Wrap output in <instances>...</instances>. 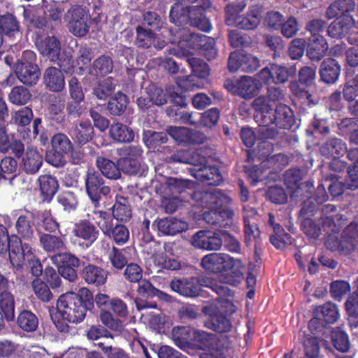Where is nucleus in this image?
<instances>
[{
  "label": "nucleus",
  "instance_id": "obj_1",
  "mask_svg": "<svg viewBox=\"0 0 358 358\" xmlns=\"http://www.w3.org/2000/svg\"><path fill=\"white\" fill-rule=\"evenodd\" d=\"M192 198L198 205L208 210L203 214V220L208 224L220 229H227L232 224L234 213L226 207L231 199L221 189L213 192L194 191Z\"/></svg>",
  "mask_w": 358,
  "mask_h": 358
},
{
  "label": "nucleus",
  "instance_id": "obj_2",
  "mask_svg": "<svg viewBox=\"0 0 358 358\" xmlns=\"http://www.w3.org/2000/svg\"><path fill=\"white\" fill-rule=\"evenodd\" d=\"M57 308L69 322L80 323L85 320L87 312L94 308L93 294L88 288L82 287L77 294H62L57 300Z\"/></svg>",
  "mask_w": 358,
  "mask_h": 358
},
{
  "label": "nucleus",
  "instance_id": "obj_3",
  "mask_svg": "<svg viewBox=\"0 0 358 358\" xmlns=\"http://www.w3.org/2000/svg\"><path fill=\"white\" fill-rule=\"evenodd\" d=\"M201 267L212 273L218 274L229 271L234 266H241V261L227 253L213 252L205 255L201 262Z\"/></svg>",
  "mask_w": 358,
  "mask_h": 358
},
{
  "label": "nucleus",
  "instance_id": "obj_4",
  "mask_svg": "<svg viewBox=\"0 0 358 358\" xmlns=\"http://www.w3.org/2000/svg\"><path fill=\"white\" fill-rule=\"evenodd\" d=\"M85 187L87 194L95 207L99 205L103 196H107L111 192L110 187L105 182L100 173L89 171L85 176Z\"/></svg>",
  "mask_w": 358,
  "mask_h": 358
},
{
  "label": "nucleus",
  "instance_id": "obj_5",
  "mask_svg": "<svg viewBox=\"0 0 358 358\" xmlns=\"http://www.w3.org/2000/svg\"><path fill=\"white\" fill-rule=\"evenodd\" d=\"M62 277L69 282H75L78 278L77 269L80 265V259L71 252H58L50 257Z\"/></svg>",
  "mask_w": 358,
  "mask_h": 358
},
{
  "label": "nucleus",
  "instance_id": "obj_6",
  "mask_svg": "<svg viewBox=\"0 0 358 358\" xmlns=\"http://www.w3.org/2000/svg\"><path fill=\"white\" fill-rule=\"evenodd\" d=\"M193 76L179 77L177 80V85L184 91H193L199 88L195 83V77L206 79L210 75V67L203 59L197 57H189L187 59Z\"/></svg>",
  "mask_w": 358,
  "mask_h": 358
},
{
  "label": "nucleus",
  "instance_id": "obj_7",
  "mask_svg": "<svg viewBox=\"0 0 358 358\" xmlns=\"http://www.w3.org/2000/svg\"><path fill=\"white\" fill-rule=\"evenodd\" d=\"M69 13L71 15L68 23L69 32L78 38L85 36L90 28V17L80 6H73Z\"/></svg>",
  "mask_w": 358,
  "mask_h": 358
},
{
  "label": "nucleus",
  "instance_id": "obj_8",
  "mask_svg": "<svg viewBox=\"0 0 358 358\" xmlns=\"http://www.w3.org/2000/svg\"><path fill=\"white\" fill-rule=\"evenodd\" d=\"M210 5V0H200L196 5L189 6V25L202 31L209 32L212 29V24L206 16V10Z\"/></svg>",
  "mask_w": 358,
  "mask_h": 358
},
{
  "label": "nucleus",
  "instance_id": "obj_9",
  "mask_svg": "<svg viewBox=\"0 0 358 358\" xmlns=\"http://www.w3.org/2000/svg\"><path fill=\"white\" fill-rule=\"evenodd\" d=\"M172 291L181 296L195 298L200 295L203 283L196 277L173 278L170 282Z\"/></svg>",
  "mask_w": 358,
  "mask_h": 358
},
{
  "label": "nucleus",
  "instance_id": "obj_10",
  "mask_svg": "<svg viewBox=\"0 0 358 358\" xmlns=\"http://www.w3.org/2000/svg\"><path fill=\"white\" fill-rule=\"evenodd\" d=\"M220 231L200 230L192 238V244L196 248L208 251L219 250L222 245V239Z\"/></svg>",
  "mask_w": 358,
  "mask_h": 358
},
{
  "label": "nucleus",
  "instance_id": "obj_11",
  "mask_svg": "<svg viewBox=\"0 0 358 358\" xmlns=\"http://www.w3.org/2000/svg\"><path fill=\"white\" fill-rule=\"evenodd\" d=\"M294 70L292 68L272 64L269 68L262 69L257 76L264 83L271 80L275 84H282L288 81L289 77L294 75Z\"/></svg>",
  "mask_w": 358,
  "mask_h": 358
},
{
  "label": "nucleus",
  "instance_id": "obj_12",
  "mask_svg": "<svg viewBox=\"0 0 358 358\" xmlns=\"http://www.w3.org/2000/svg\"><path fill=\"white\" fill-rule=\"evenodd\" d=\"M246 3L244 1L227 4L224 8L226 24L228 26L234 27L239 29H245L246 15L243 12Z\"/></svg>",
  "mask_w": 358,
  "mask_h": 358
},
{
  "label": "nucleus",
  "instance_id": "obj_13",
  "mask_svg": "<svg viewBox=\"0 0 358 358\" xmlns=\"http://www.w3.org/2000/svg\"><path fill=\"white\" fill-rule=\"evenodd\" d=\"M80 275L87 284L99 287L107 282L109 272L99 266L90 263L83 268Z\"/></svg>",
  "mask_w": 358,
  "mask_h": 358
},
{
  "label": "nucleus",
  "instance_id": "obj_14",
  "mask_svg": "<svg viewBox=\"0 0 358 358\" xmlns=\"http://www.w3.org/2000/svg\"><path fill=\"white\" fill-rule=\"evenodd\" d=\"M69 134L76 144L83 146L92 140L94 129L90 121H80L72 125L69 130Z\"/></svg>",
  "mask_w": 358,
  "mask_h": 358
},
{
  "label": "nucleus",
  "instance_id": "obj_15",
  "mask_svg": "<svg viewBox=\"0 0 358 358\" xmlns=\"http://www.w3.org/2000/svg\"><path fill=\"white\" fill-rule=\"evenodd\" d=\"M73 235L84 241L87 247L91 246L98 238L99 230L88 220H82L74 224Z\"/></svg>",
  "mask_w": 358,
  "mask_h": 358
},
{
  "label": "nucleus",
  "instance_id": "obj_16",
  "mask_svg": "<svg viewBox=\"0 0 358 358\" xmlns=\"http://www.w3.org/2000/svg\"><path fill=\"white\" fill-rule=\"evenodd\" d=\"M43 83L45 88L52 92H62L65 89V77L61 69L55 66L45 69L43 74Z\"/></svg>",
  "mask_w": 358,
  "mask_h": 358
},
{
  "label": "nucleus",
  "instance_id": "obj_17",
  "mask_svg": "<svg viewBox=\"0 0 358 358\" xmlns=\"http://www.w3.org/2000/svg\"><path fill=\"white\" fill-rule=\"evenodd\" d=\"M36 46L39 52L47 56L50 61L58 59V55L61 52V43L55 36L37 38Z\"/></svg>",
  "mask_w": 358,
  "mask_h": 358
},
{
  "label": "nucleus",
  "instance_id": "obj_18",
  "mask_svg": "<svg viewBox=\"0 0 358 358\" xmlns=\"http://www.w3.org/2000/svg\"><path fill=\"white\" fill-rule=\"evenodd\" d=\"M157 227L163 235L174 236L187 229V224L174 217H164L155 220L152 227Z\"/></svg>",
  "mask_w": 358,
  "mask_h": 358
},
{
  "label": "nucleus",
  "instance_id": "obj_19",
  "mask_svg": "<svg viewBox=\"0 0 358 358\" xmlns=\"http://www.w3.org/2000/svg\"><path fill=\"white\" fill-rule=\"evenodd\" d=\"M195 329L189 326H178L172 329V338L180 349L186 350L194 347Z\"/></svg>",
  "mask_w": 358,
  "mask_h": 358
},
{
  "label": "nucleus",
  "instance_id": "obj_20",
  "mask_svg": "<svg viewBox=\"0 0 358 358\" xmlns=\"http://www.w3.org/2000/svg\"><path fill=\"white\" fill-rule=\"evenodd\" d=\"M205 327L219 334L230 331L232 328L231 320L220 310H215L205 321Z\"/></svg>",
  "mask_w": 358,
  "mask_h": 358
},
{
  "label": "nucleus",
  "instance_id": "obj_21",
  "mask_svg": "<svg viewBox=\"0 0 358 358\" xmlns=\"http://www.w3.org/2000/svg\"><path fill=\"white\" fill-rule=\"evenodd\" d=\"M43 164V157L36 148H27L22 157L21 166L27 174H35Z\"/></svg>",
  "mask_w": 358,
  "mask_h": 358
},
{
  "label": "nucleus",
  "instance_id": "obj_22",
  "mask_svg": "<svg viewBox=\"0 0 358 358\" xmlns=\"http://www.w3.org/2000/svg\"><path fill=\"white\" fill-rule=\"evenodd\" d=\"M155 31L143 27V26L138 25L136 27V39L135 45L141 49H148L152 45L157 50H161L164 47V41L162 42V44H155L157 39V35L154 32Z\"/></svg>",
  "mask_w": 358,
  "mask_h": 358
},
{
  "label": "nucleus",
  "instance_id": "obj_23",
  "mask_svg": "<svg viewBox=\"0 0 358 358\" xmlns=\"http://www.w3.org/2000/svg\"><path fill=\"white\" fill-rule=\"evenodd\" d=\"M15 73L20 80L25 85H35L41 75L38 65L15 64Z\"/></svg>",
  "mask_w": 358,
  "mask_h": 358
},
{
  "label": "nucleus",
  "instance_id": "obj_24",
  "mask_svg": "<svg viewBox=\"0 0 358 358\" xmlns=\"http://www.w3.org/2000/svg\"><path fill=\"white\" fill-rule=\"evenodd\" d=\"M355 20L350 15L337 17L328 27V34L332 38H341L345 36L353 27Z\"/></svg>",
  "mask_w": 358,
  "mask_h": 358
},
{
  "label": "nucleus",
  "instance_id": "obj_25",
  "mask_svg": "<svg viewBox=\"0 0 358 358\" xmlns=\"http://www.w3.org/2000/svg\"><path fill=\"white\" fill-rule=\"evenodd\" d=\"M194 178L207 185L217 186L222 182V176L218 167L204 166L202 169L195 170Z\"/></svg>",
  "mask_w": 358,
  "mask_h": 358
},
{
  "label": "nucleus",
  "instance_id": "obj_26",
  "mask_svg": "<svg viewBox=\"0 0 358 358\" xmlns=\"http://www.w3.org/2000/svg\"><path fill=\"white\" fill-rule=\"evenodd\" d=\"M341 72V66L335 59L327 58L321 63L320 66V76L321 80L327 84L334 83Z\"/></svg>",
  "mask_w": 358,
  "mask_h": 358
},
{
  "label": "nucleus",
  "instance_id": "obj_27",
  "mask_svg": "<svg viewBox=\"0 0 358 358\" xmlns=\"http://www.w3.org/2000/svg\"><path fill=\"white\" fill-rule=\"evenodd\" d=\"M285 182L288 188L294 189L293 194L295 196L299 195V192L303 189L310 191L313 187V182L307 181L305 183L299 184L302 179L301 172L299 169H292L286 171L285 175Z\"/></svg>",
  "mask_w": 358,
  "mask_h": 358
},
{
  "label": "nucleus",
  "instance_id": "obj_28",
  "mask_svg": "<svg viewBox=\"0 0 358 358\" xmlns=\"http://www.w3.org/2000/svg\"><path fill=\"white\" fill-rule=\"evenodd\" d=\"M96 166L100 174L108 179L116 180L121 178L118 160L115 163L106 157L98 156L96 159Z\"/></svg>",
  "mask_w": 358,
  "mask_h": 358
},
{
  "label": "nucleus",
  "instance_id": "obj_29",
  "mask_svg": "<svg viewBox=\"0 0 358 358\" xmlns=\"http://www.w3.org/2000/svg\"><path fill=\"white\" fill-rule=\"evenodd\" d=\"M113 217L117 221L129 222L132 216L131 208L127 198L117 194L111 208Z\"/></svg>",
  "mask_w": 358,
  "mask_h": 358
},
{
  "label": "nucleus",
  "instance_id": "obj_30",
  "mask_svg": "<svg viewBox=\"0 0 358 358\" xmlns=\"http://www.w3.org/2000/svg\"><path fill=\"white\" fill-rule=\"evenodd\" d=\"M38 181L43 201H50L59 189V182L56 177L49 174L41 175Z\"/></svg>",
  "mask_w": 358,
  "mask_h": 358
},
{
  "label": "nucleus",
  "instance_id": "obj_31",
  "mask_svg": "<svg viewBox=\"0 0 358 358\" xmlns=\"http://www.w3.org/2000/svg\"><path fill=\"white\" fill-rule=\"evenodd\" d=\"M39 243L48 253H58L66 248L64 239L54 234L40 233Z\"/></svg>",
  "mask_w": 358,
  "mask_h": 358
},
{
  "label": "nucleus",
  "instance_id": "obj_32",
  "mask_svg": "<svg viewBox=\"0 0 358 358\" xmlns=\"http://www.w3.org/2000/svg\"><path fill=\"white\" fill-rule=\"evenodd\" d=\"M91 220L97 225L103 235L106 236L108 231L114 227L115 223L113 214L103 210L94 209L92 210L91 214H88Z\"/></svg>",
  "mask_w": 358,
  "mask_h": 358
},
{
  "label": "nucleus",
  "instance_id": "obj_33",
  "mask_svg": "<svg viewBox=\"0 0 358 358\" xmlns=\"http://www.w3.org/2000/svg\"><path fill=\"white\" fill-rule=\"evenodd\" d=\"M0 30L8 37H15L20 31L19 20L14 14L8 12L0 14Z\"/></svg>",
  "mask_w": 358,
  "mask_h": 358
},
{
  "label": "nucleus",
  "instance_id": "obj_34",
  "mask_svg": "<svg viewBox=\"0 0 358 358\" xmlns=\"http://www.w3.org/2000/svg\"><path fill=\"white\" fill-rule=\"evenodd\" d=\"M273 120L276 126L285 129H290L295 122L294 112L285 104L277 106Z\"/></svg>",
  "mask_w": 358,
  "mask_h": 358
},
{
  "label": "nucleus",
  "instance_id": "obj_35",
  "mask_svg": "<svg viewBox=\"0 0 358 358\" xmlns=\"http://www.w3.org/2000/svg\"><path fill=\"white\" fill-rule=\"evenodd\" d=\"M355 8L354 0H335L327 8L326 15L329 19L338 15L345 16L346 13L354 11Z\"/></svg>",
  "mask_w": 358,
  "mask_h": 358
},
{
  "label": "nucleus",
  "instance_id": "obj_36",
  "mask_svg": "<svg viewBox=\"0 0 358 358\" xmlns=\"http://www.w3.org/2000/svg\"><path fill=\"white\" fill-rule=\"evenodd\" d=\"M38 318L29 310L20 311L17 317V324L20 329L26 332H34L38 327Z\"/></svg>",
  "mask_w": 358,
  "mask_h": 358
},
{
  "label": "nucleus",
  "instance_id": "obj_37",
  "mask_svg": "<svg viewBox=\"0 0 358 358\" xmlns=\"http://www.w3.org/2000/svg\"><path fill=\"white\" fill-rule=\"evenodd\" d=\"M113 60L110 55H103L96 58L90 68V73L96 76H104L113 70Z\"/></svg>",
  "mask_w": 358,
  "mask_h": 358
},
{
  "label": "nucleus",
  "instance_id": "obj_38",
  "mask_svg": "<svg viewBox=\"0 0 358 358\" xmlns=\"http://www.w3.org/2000/svg\"><path fill=\"white\" fill-rule=\"evenodd\" d=\"M189 6L182 7L178 3L172 5L169 12L170 22L178 27H183L189 23Z\"/></svg>",
  "mask_w": 358,
  "mask_h": 358
},
{
  "label": "nucleus",
  "instance_id": "obj_39",
  "mask_svg": "<svg viewBox=\"0 0 358 358\" xmlns=\"http://www.w3.org/2000/svg\"><path fill=\"white\" fill-rule=\"evenodd\" d=\"M347 150L346 145L341 139L332 138L327 140L320 148V152L326 157H339Z\"/></svg>",
  "mask_w": 358,
  "mask_h": 358
},
{
  "label": "nucleus",
  "instance_id": "obj_40",
  "mask_svg": "<svg viewBox=\"0 0 358 358\" xmlns=\"http://www.w3.org/2000/svg\"><path fill=\"white\" fill-rule=\"evenodd\" d=\"M197 48L200 53L208 61L214 59L217 55L215 48V40L206 35H201L196 38Z\"/></svg>",
  "mask_w": 358,
  "mask_h": 358
},
{
  "label": "nucleus",
  "instance_id": "obj_41",
  "mask_svg": "<svg viewBox=\"0 0 358 358\" xmlns=\"http://www.w3.org/2000/svg\"><path fill=\"white\" fill-rule=\"evenodd\" d=\"M260 250L257 248L254 252V260L256 264L250 263L248 267V299H252L255 295V286L257 282L256 273L259 271L260 260Z\"/></svg>",
  "mask_w": 358,
  "mask_h": 358
},
{
  "label": "nucleus",
  "instance_id": "obj_42",
  "mask_svg": "<svg viewBox=\"0 0 358 358\" xmlns=\"http://www.w3.org/2000/svg\"><path fill=\"white\" fill-rule=\"evenodd\" d=\"M110 136L120 143H129L134 138V132L125 124L120 122L113 123L110 128Z\"/></svg>",
  "mask_w": 358,
  "mask_h": 358
},
{
  "label": "nucleus",
  "instance_id": "obj_43",
  "mask_svg": "<svg viewBox=\"0 0 358 358\" xmlns=\"http://www.w3.org/2000/svg\"><path fill=\"white\" fill-rule=\"evenodd\" d=\"M31 288L36 296V298L42 303H49L53 298V293L50 287L45 281L41 278H36L31 282Z\"/></svg>",
  "mask_w": 358,
  "mask_h": 358
},
{
  "label": "nucleus",
  "instance_id": "obj_44",
  "mask_svg": "<svg viewBox=\"0 0 358 358\" xmlns=\"http://www.w3.org/2000/svg\"><path fill=\"white\" fill-rule=\"evenodd\" d=\"M0 311L8 322L15 319V300L13 295L9 292L0 293Z\"/></svg>",
  "mask_w": 358,
  "mask_h": 358
},
{
  "label": "nucleus",
  "instance_id": "obj_45",
  "mask_svg": "<svg viewBox=\"0 0 358 358\" xmlns=\"http://www.w3.org/2000/svg\"><path fill=\"white\" fill-rule=\"evenodd\" d=\"M129 103V99L124 94L118 92L111 96L108 102L107 108L109 113L115 116H120L124 113Z\"/></svg>",
  "mask_w": 358,
  "mask_h": 358
},
{
  "label": "nucleus",
  "instance_id": "obj_46",
  "mask_svg": "<svg viewBox=\"0 0 358 358\" xmlns=\"http://www.w3.org/2000/svg\"><path fill=\"white\" fill-rule=\"evenodd\" d=\"M126 248L112 246L108 252V260L111 266L117 271H122L129 264Z\"/></svg>",
  "mask_w": 358,
  "mask_h": 358
},
{
  "label": "nucleus",
  "instance_id": "obj_47",
  "mask_svg": "<svg viewBox=\"0 0 358 358\" xmlns=\"http://www.w3.org/2000/svg\"><path fill=\"white\" fill-rule=\"evenodd\" d=\"M85 336L87 340L92 341L93 345L99 342H107L103 339H113V335L103 326L96 324H92L85 330Z\"/></svg>",
  "mask_w": 358,
  "mask_h": 358
},
{
  "label": "nucleus",
  "instance_id": "obj_48",
  "mask_svg": "<svg viewBox=\"0 0 358 358\" xmlns=\"http://www.w3.org/2000/svg\"><path fill=\"white\" fill-rule=\"evenodd\" d=\"M17 234L24 240H31L34 237V231L31 217L20 215L15 224Z\"/></svg>",
  "mask_w": 358,
  "mask_h": 358
},
{
  "label": "nucleus",
  "instance_id": "obj_49",
  "mask_svg": "<svg viewBox=\"0 0 358 358\" xmlns=\"http://www.w3.org/2000/svg\"><path fill=\"white\" fill-rule=\"evenodd\" d=\"M106 236L111 239L117 245L122 246L129 241L130 233L126 225L115 222Z\"/></svg>",
  "mask_w": 358,
  "mask_h": 358
},
{
  "label": "nucleus",
  "instance_id": "obj_50",
  "mask_svg": "<svg viewBox=\"0 0 358 358\" xmlns=\"http://www.w3.org/2000/svg\"><path fill=\"white\" fill-rule=\"evenodd\" d=\"M120 173L129 176H141L143 173L141 162L138 159L120 157L118 159Z\"/></svg>",
  "mask_w": 358,
  "mask_h": 358
},
{
  "label": "nucleus",
  "instance_id": "obj_51",
  "mask_svg": "<svg viewBox=\"0 0 358 358\" xmlns=\"http://www.w3.org/2000/svg\"><path fill=\"white\" fill-rule=\"evenodd\" d=\"M164 23V17L156 11L145 10L143 13L141 26L153 31H159L163 27Z\"/></svg>",
  "mask_w": 358,
  "mask_h": 358
},
{
  "label": "nucleus",
  "instance_id": "obj_52",
  "mask_svg": "<svg viewBox=\"0 0 358 358\" xmlns=\"http://www.w3.org/2000/svg\"><path fill=\"white\" fill-rule=\"evenodd\" d=\"M224 87L232 94L246 99V76H241L239 79H227Z\"/></svg>",
  "mask_w": 358,
  "mask_h": 358
},
{
  "label": "nucleus",
  "instance_id": "obj_53",
  "mask_svg": "<svg viewBox=\"0 0 358 358\" xmlns=\"http://www.w3.org/2000/svg\"><path fill=\"white\" fill-rule=\"evenodd\" d=\"M31 99L30 91L23 86H15L8 94L9 101L16 106L26 105Z\"/></svg>",
  "mask_w": 358,
  "mask_h": 358
},
{
  "label": "nucleus",
  "instance_id": "obj_54",
  "mask_svg": "<svg viewBox=\"0 0 358 358\" xmlns=\"http://www.w3.org/2000/svg\"><path fill=\"white\" fill-rule=\"evenodd\" d=\"M143 140L150 148L159 150V148L167 143L169 137L166 132L148 130L144 134Z\"/></svg>",
  "mask_w": 358,
  "mask_h": 358
},
{
  "label": "nucleus",
  "instance_id": "obj_55",
  "mask_svg": "<svg viewBox=\"0 0 358 358\" xmlns=\"http://www.w3.org/2000/svg\"><path fill=\"white\" fill-rule=\"evenodd\" d=\"M316 314L317 316L322 317L325 323H334L339 317L337 306L330 302L317 307Z\"/></svg>",
  "mask_w": 358,
  "mask_h": 358
},
{
  "label": "nucleus",
  "instance_id": "obj_56",
  "mask_svg": "<svg viewBox=\"0 0 358 358\" xmlns=\"http://www.w3.org/2000/svg\"><path fill=\"white\" fill-rule=\"evenodd\" d=\"M252 107L257 112L254 115V118L257 122L259 121V124H268L264 119L266 118L265 114L268 113L271 109V106L267 101V99L264 96H259L255 99L252 102Z\"/></svg>",
  "mask_w": 358,
  "mask_h": 358
},
{
  "label": "nucleus",
  "instance_id": "obj_57",
  "mask_svg": "<svg viewBox=\"0 0 358 358\" xmlns=\"http://www.w3.org/2000/svg\"><path fill=\"white\" fill-rule=\"evenodd\" d=\"M36 231L38 236L40 233L53 234L59 232V224L50 214L43 215L37 223Z\"/></svg>",
  "mask_w": 358,
  "mask_h": 358
},
{
  "label": "nucleus",
  "instance_id": "obj_58",
  "mask_svg": "<svg viewBox=\"0 0 358 358\" xmlns=\"http://www.w3.org/2000/svg\"><path fill=\"white\" fill-rule=\"evenodd\" d=\"M305 87L299 81H293L289 84V89L292 94L301 101L302 105L311 106L315 104V102L312 99V95Z\"/></svg>",
  "mask_w": 358,
  "mask_h": 358
},
{
  "label": "nucleus",
  "instance_id": "obj_59",
  "mask_svg": "<svg viewBox=\"0 0 358 358\" xmlns=\"http://www.w3.org/2000/svg\"><path fill=\"white\" fill-rule=\"evenodd\" d=\"M52 148L68 155L73 150V145L69 138L63 133L55 134L51 139Z\"/></svg>",
  "mask_w": 358,
  "mask_h": 358
},
{
  "label": "nucleus",
  "instance_id": "obj_60",
  "mask_svg": "<svg viewBox=\"0 0 358 358\" xmlns=\"http://www.w3.org/2000/svg\"><path fill=\"white\" fill-rule=\"evenodd\" d=\"M215 335L204 331L196 330L194 335V346L196 345L202 350L213 348Z\"/></svg>",
  "mask_w": 358,
  "mask_h": 358
},
{
  "label": "nucleus",
  "instance_id": "obj_61",
  "mask_svg": "<svg viewBox=\"0 0 358 358\" xmlns=\"http://www.w3.org/2000/svg\"><path fill=\"white\" fill-rule=\"evenodd\" d=\"M116 85L111 77H108L99 83L93 89V94L101 100L108 98L115 90Z\"/></svg>",
  "mask_w": 358,
  "mask_h": 358
},
{
  "label": "nucleus",
  "instance_id": "obj_62",
  "mask_svg": "<svg viewBox=\"0 0 358 358\" xmlns=\"http://www.w3.org/2000/svg\"><path fill=\"white\" fill-rule=\"evenodd\" d=\"M57 201L68 212L73 211L77 208L78 199L77 195L72 191H62L57 196Z\"/></svg>",
  "mask_w": 358,
  "mask_h": 358
},
{
  "label": "nucleus",
  "instance_id": "obj_63",
  "mask_svg": "<svg viewBox=\"0 0 358 358\" xmlns=\"http://www.w3.org/2000/svg\"><path fill=\"white\" fill-rule=\"evenodd\" d=\"M99 319L105 327L114 331L122 333L124 329L122 321L115 318L110 311H101Z\"/></svg>",
  "mask_w": 358,
  "mask_h": 358
},
{
  "label": "nucleus",
  "instance_id": "obj_64",
  "mask_svg": "<svg viewBox=\"0 0 358 358\" xmlns=\"http://www.w3.org/2000/svg\"><path fill=\"white\" fill-rule=\"evenodd\" d=\"M108 358H129L127 353L119 347H113L110 342H99L94 343Z\"/></svg>",
  "mask_w": 358,
  "mask_h": 358
}]
</instances>
